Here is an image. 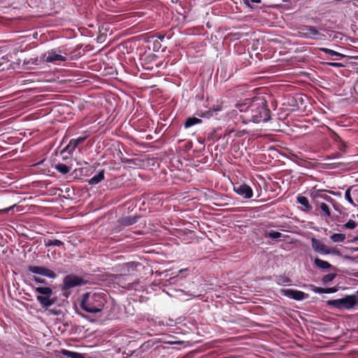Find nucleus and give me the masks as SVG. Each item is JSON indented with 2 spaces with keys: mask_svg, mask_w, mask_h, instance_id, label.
<instances>
[{
  "mask_svg": "<svg viewBox=\"0 0 358 358\" xmlns=\"http://www.w3.org/2000/svg\"><path fill=\"white\" fill-rule=\"evenodd\" d=\"M29 271L31 272L32 273L38 274L40 275L45 276L49 278L54 279L56 278L57 275L56 273L44 266H30L28 268Z\"/></svg>",
  "mask_w": 358,
  "mask_h": 358,
  "instance_id": "0eeeda50",
  "label": "nucleus"
},
{
  "mask_svg": "<svg viewBox=\"0 0 358 358\" xmlns=\"http://www.w3.org/2000/svg\"><path fill=\"white\" fill-rule=\"evenodd\" d=\"M201 122V120L195 117H188L184 123V126L185 128L191 127L195 124H200Z\"/></svg>",
  "mask_w": 358,
  "mask_h": 358,
  "instance_id": "f3484780",
  "label": "nucleus"
},
{
  "mask_svg": "<svg viewBox=\"0 0 358 358\" xmlns=\"http://www.w3.org/2000/svg\"><path fill=\"white\" fill-rule=\"evenodd\" d=\"M317 206L320 208L321 211L323 213L324 216L327 217H331V210L329 206L327 203L317 201Z\"/></svg>",
  "mask_w": 358,
  "mask_h": 358,
  "instance_id": "dca6fc26",
  "label": "nucleus"
},
{
  "mask_svg": "<svg viewBox=\"0 0 358 358\" xmlns=\"http://www.w3.org/2000/svg\"><path fill=\"white\" fill-rule=\"evenodd\" d=\"M291 282V279L285 275H279L277 278V283L280 285H289Z\"/></svg>",
  "mask_w": 358,
  "mask_h": 358,
  "instance_id": "393cba45",
  "label": "nucleus"
},
{
  "mask_svg": "<svg viewBox=\"0 0 358 358\" xmlns=\"http://www.w3.org/2000/svg\"><path fill=\"white\" fill-rule=\"evenodd\" d=\"M51 296H41L38 295L36 296L37 301L43 308H48L52 306L55 303V300L50 299Z\"/></svg>",
  "mask_w": 358,
  "mask_h": 358,
  "instance_id": "f8f14e48",
  "label": "nucleus"
},
{
  "mask_svg": "<svg viewBox=\"0 0 358 358\" xmlns=\"http://www.w3.org/2000/svg\"><path fill=\"white\" fill-rule=\"evenodd\" d=\"M352 275L355 277V278H358V271L352 273Z\"/></svg>",
  "mask_w": 358,
  "mask_h": 358,
  "instance_id": "4c0bfd02",
  "label": "nucleus"
},
{
  "mask_svg": "<svg viewBox=\"0 0 358 358\" xmlns=\"http://www.w3.org/2000/svg\"><path fill=\"white\" fill-rule=\"evenodd\" d=\"M345 199L353 206H356L357 204L354 202L351 195V188H348L345 192Z\"/></svg>",
  "mask_w": 358,
  "mask_h": 358,
  "instance_id": "cd10ccee",
  "label": "nucleus"
},
{
  "mask_svg": "<svg viewBox=\"0 0 358 358\" xmlns=\"http://www.w3.org/2000/svg\"><path fill=\"white\" fill-rule=\"evenodd\" d=\"M106 303L105 294L99 292H90L84 294L80 307L89 313L101 312Z\"/></svg>",
  "mask_w": 358,
  "mask_h": 358,
  "instance_id": "f03ea898",
  "label": "nucleus"
},
{
  "mask_svg": "<svg viewBox=\"0 0 358 358\" xmlns=\"http://www.w3.org/2000/svg\"><path fill=\"white\" fill-rule=\"evenodd\" d=\"M352 195H353L354 197L356 196L357 195H358V191L357 189L353 190L352 191Z\"/></svg>",
  "mask_w": 358,
  "mask_h": 358,
  "instance_id": "e433bc0d",
  "label": "nucleus"
},
{
  "mask_svg": "<svg viewBox=\"0 0 358 358\" xmlns=\"http://www.w3.org/2000/svg\"><path fill=\"white\" fill-rule=\"evenodd\" d=\"M336 275L335 273H329L323 276L322 280L324 283H327L329 282L334 280V278H336Z\"/></svg>",
  "mask_w": 358,
  "mask_h": 358,
  "instance_id": "c756f323",
  "label": "nucleus"
},
{
  "mask_svg": "<svg viewBox=\"0 0 358 358\" xmlns=\"http://www.w3.org/2000/svg\"><path fill=\"white\" fill-rule=\"evenodd\" d=\"M236 108L241 113H243L242 117L246 122H266L271 117V111L263 97L245 99L242 102L237 103Z\"/></svg>",
  "mask_w": 358,
  "mask_h": 358,
  "instance_id": "f257e3e1",
  "label": "nucleus"
},
{
  "mask_svg": "<svg viewBox=\"0 0 358 358\" xmlns=\"http://www.w3.org/2000/svg\"><path fill=\"white\" fill-rule=\"evenodd\" d=\"M296 200L297 202L303 207V211L308 213L312 210L313 208L311 205L309 203L308 199L306 196H298Z\"/></svg>",
  "mask_w": 358,
  "mask_h": 358,
  "instance_id": "4468645a",
  "label": "nucleus"
},
{
  "mask_svg": "<svg viewBox=\"0 0 358 358\" xmlns=\"http://www.w3.org/2000/svg\"><path fill=\"white\" fill-rule=\"evenodd\" d=\"M140 265L138 262H129L124 264L122 268L124 271L130 272L134 271Z\"/></svg>",
  "mask_w": 358,
  "mask_h": 358,
  "instance_id": "6ab92c4d",
  "label": "nucleus"
},
{
  "mask_svg": "<svg viewBox=\"0 0 358 358\" xmlns=\"http://www.w3.org/2000/svg\"><path fill=\"white\" fill-rule=\"evenodd\" d=\"M280 292L283 296H285L292 299H294L296 301H302L309 297L308 294H306L300 290L292 289H283L280 291Z\"/></svg>",
  "mask_w": 358,
  "mask_h": 358,
  "instance_id": "423d86ee",
  "label": "nucleus"
},
{
  "mask_svg": "<svg viewBox=\"0 0 358 358\" xmlns=\"http://www.w3.org/2000/svg\"><path fill=\"white\" fill-rule=\"evenodd\" d=\"M244 3L248 6H250V3H259L261 2V0H243Z\"/></svg>",
  "mask_w": 358,
  "mask_h": 358,
  "instance_id": "72a5a7b5",
  "label": "nucleus"
},
{
  "mask_svg": "<svg viewBox=\"0 0 358 358\" xmlns=\"http://www.w3.org/2000/svg\"><path fill=\"white\" fill-rule=\"evenodd\" d=\"M104 179V171H100L97 174L88 180V184L91 185H94L99 183Z\"/></svg>",
  "mask_w": 358,
  "mask_h": 358,
  "instance_id": "2eb2a0df",
  "label": "nucleus"
},
{
  "mask_svg": "<svg viewBox=\"0 0 358 358\" xmlns=\"http://www.w3.org/2000/svg\"><path fill=\"white\" fill-rule=\"evenodd\" d=\"M310 196L316 205H317V201H318V199H320V198L326 199L327 201L333 200L331 197H329L327 195H322V194H320L319 192H313V193H311Z\"/></svg>",
  "mask_w": 358,
  "mask_h": 358,
  "instance_id": "5701e85b",
  "label": "nucleus"
},
{
  "mask_svg": "<svg viewBox=\"0 0 358 358\" xmlns=\"http://www.w3.org/2000/svg\"><path fill=\"white\" fill-rule=\"evenodd\" d=\"M31 280L40 284H45L46 282L44 279L37 276H33Z\"/></svg>",
  "mask_w": 358,
  "mask_h": 358,
  "instance_id": "473e14b6",
  "label": "nucleus"
},
{
  "mask_svg": "<svg viewBox=\"0 0 358 358\" xmlns=\"http://www.w3.org/2000/svg\"><path fill=\"white\" fill-rule=\"evenodd\" d=\"M357 303V297L355 295H347L344 298L329 300L327 304L338 309H352Z\"/></svg>",
  "mask_w": 358,
  "mask_h": 358,
  "instance_id": "20e7f679",
  "label": "nucleus"
},
{
  "mask_svg": "<svg viewBox=\"0 0 358 358\" xmlns=\"http://www.w3.org/2000/svg\"><path fill=\"white\" fill-rule=\"evenodd\" d=\"M69 54L64 48H54L45 52L41 59L46 63L56 64L58 62H65L67 59Z\"/></svg>",
  "mask_w": 358,
  "mask_h": 358,
  "instance_id": "7ed1b4c3",
  "label": "nucleus"
},
{
  "mask_svg": "<svg viewBox=\"0 0 358 358\" xmlns=\"http://www.w3.org/2000/svg\"><path fill=\"white\" fill-rule=\"evenodd\" d=\"M338 291V289L336 287H329L325 288V294H331L334 293Z\"/></svg>",
  "mask_w": 358,
  "mask_h": 358,
  "instance_id": "f704fd0d",
  "label": "nucleus"
},
{
  "mask_svg": "<svg viewBox=\"0 0 358 358\" xmlns=\"http://www.w3.org/2000/svg\"><path fill=\"white\" fill-rule=\"evenodd\" d=\"M138 218L136 217H126L122 218L120 222L123 226H130L137 222Z\"/></svg>",
  "mask_w": 358,
  "mask_h": 358,
  "instance_id": "aec40b11",
  "label": "nucleus"
},
{
  "mask_svg": "<svg viewBox=\"0 0 358 358\" xmlns=\"http://www.w3.org/2000/svg\"><path fill=\"white\" fill-rule=\"evenodd\" d=\"M44 245L45 247H50V246H57V247H60V246H62L64 245V243L59 240H50V239H48V240H46L45 239L44 240Z\"/></svg>",
  "mask_w": 358,
  "mask_h": 358,
  "instance_id": "4be33fe9",
  "label": "nucleus"
},
{
  "mask_svg": "<svg viewBox=\"0 0 358 358\" xmlns=\"http://www.w3.org/2000/svg\"><path fill=\"white\" fill-rule=\"evenodd\" d=\"M322 52L329 55H331V56H338V57H345V55L341 54V53H339L336 51H334L333 50H331V49H328V48H322L320 49Z\"/></svg>",
  "mask_w": 358,
  "mask_h": 358,
  "instance_id": "bb28decb",
  "label": "nucleus"
},
{
  "mask_svg": "<svg viewBox=\"0 0 358 358\" xmlns=\"http://www.w3.org/2000/svg\"><path fill=\"white\" fill-rule=\"evenodd\" d=\"M88 137L87 135L78 137L76 139H71L69 144L66 145V147L64 148L65 151H67L69 153H72L76 148L78 147V145L82 143H83L87 138Z\"/></svg>",
  "mask_w": 358,
  "mask_h": 358,
  "instance_id": "1a4fd4ad",
  "label": "nucleus"
},
{
  "mask_svg": "<svg viewBox=\"0 0 358 358\" xmlns=\"http://www.w3.org/2000/svg\"><path fill=\"white\" fill-rule=\"evenodd\" d=\"M55 169L62 174H66L70 171V167L64 164H58L55 166Z\"/></svg>",
  "mask_w": 358,
  "mask_h": 358,
  "instance_id": "a878e982",
  "label": "nucleus"
},
{
  "mask_svg": "<svg viewBox=\"0 0 358 358\" xmlns=\"http://www.w3.org/2000/svg\"><path fill=\"white\" fill-rule=\"evenodd\" d=\"M35 291L41 296H51L52 294V289L48 287H38L35 289Z\"/></svg>",
  "mask_w": 358,
  "mask_h": 358,
  "instance_id": "a211bd4d",
  "label": "nucleus"
},
{
  "mask_svg": "<svg viewBox=\"0 0 358 358\" xmlns=\"http://www.w3.org/2000/svg\"><path fill=\"white\" fill-rule=\"evenodd\" d=\"M345 235L344 234H334L330 236V239L334 243H341L345 239Z\"/></svg>",
  "mask_w": 358,
  "mask_h": 358,
  "instance_id": "b1692460",
  "label": "nucleus"
},
{
  "mask_svg": "<svg viewBox=\"0 0 358 358\" xmlns=\"http://www.w3.org/2000/svg\"><path fill=\"white\" fill-rule=\"evenodd\" d=\"M327 64L332 67H341L343 66L341 63L338 62H329Z\"/></svg>",
  "mask_w": 358,
  "mask_h": 358,
  "instance_id": "c9c22d12",
  "label": "nucleus"
},
{
  "mask_svg": "<svg viewBox=\"0 0 358 358\" xmlns=\"http://www.w3.org/2000/svg\"><path fill=\"white\" fill-rule=\"evenodd\" d=\"M234 190L236 193L243 196L244 199H250L253 196V191L252 188L245 184H242L234 187Z\"/></svg>",
  "mask_w": 358,
  "mask_h": 358,
  "instance_id": "6e6552de",
  "label": "nucleus"
},
{
  "mask_svg": "<svg viewBox=\"0 0 358 358\" xmlns=\"http://www.w3.org/2000/svg\"><path fill=\"white\" fill-rule=\"evenodd\" d=\"M301 30L303 31L302 36L305 38H311L320 34L318 29L313 26L304 25L301 27Z\"/></svg>",
  "mask_w": 358,
  "mask_h": 358,
  "instance_id": "9b49d317",
  "label": "nucleus"
},
{
  "mask_svg": "<svg viewBox=\"0 0 358 358\" xmlns=\"http://www.w3.org/2000/svg\"><path fill=\"white\" fill-rule=\"evenodd\" d=\"M281 235H282L281 233H280L278 231H273V230L265 234L266 237H269L272 239H277V238L281 237Z\"/></svg>",
  "mask_w": 358,
  "mask_h": 358,
  "instance_id": "c85d7f7f",
  "label": "nucleus"
},
{
  "mask_svg": "<svg viewBox=\"0 0 358 358\" xmlns=\"http://www.w3.org/2000/svg\"><path fill=\"white\" fill-rule=\"evenodd\" d=\"M357 218H358V214H357Z\"/></svg>",
  "mask_w": 358,
  "mask_h": 358,
  "instance_id": "58836bf2",
  "label": "nucleus"
},
{
  "mask_svg": "<svg viewBox=\"0 0 358 358\" xmlns=\"http://www.w3.org/2000/svg\"><path fill=\"white\" fill-rule=\"evenodd\" d=\"M311 246L315 252L321 255H334L336 256H341V251L336 248H329L320 240L313 237L311 238Z\"/></svg>",
  "mask_w": 358,
  "mask_h": 358,
  "instance_id": "39448f33",
  "label": "nucleus"
},
{
  "mask_svg": "<svg viewBox=\"0 0 358 358\" xmlns=\"http://www.w3.org/2000/svg\"><path fill=\"white\" fill-rule=\"evenodd\" d=\"M311 287H312V290L315 293H317V294H324L325 293V288L316 287L315 285H311Z\"/></svg>",
  "mask_w": 358,
  "mask_h": 358,
  "instance_id": "7c9ffc66",
  "label": "nucleus"
},
{
  "mask_svg": "<svg viewBox=\"0 0 358 358\" xmlns=\"http://www.w3.org/2000/svg\"><path fill=\"white\" fill-rule=\"evenodd\" d=\"M82 284V280L75 275H67L64 279V285L66 288L73 287Z\"/></svg>",
  "mask_w": 358,
  "mask_h": 358,
  "instance_id": "9d476101",
  "label": "nucleus"
},
{
  "mask_svg": "<svg viewBox=\"0 0 358 358\" xmlns=\"http://www.w3.org/2000/svg\"><path fill=\"white\" fill-rule=\"evenodd\" d=\"M356 226H357V223L352 220H350L348 222H346L344 224V227L348 229H354L356 227Z\"/></svg>",
  "mask_w": 358,
  "mask_h": 358,
  "instance_id": "2f4dec72",
  "label": "nucleus"
},
{
  "mask_svg": "<svg viewBox=\"0 0 358 358\" xmlns=\"http://www.w3.org/2000/svg\"><path fill=\"white\" fill-rule=\"evenodd\" d=\"M61 353L63 355L68 356L70 358H85L83 354L76 352H71L67 350H62Z\"/></svg>",
  "mask_w": 358,
  "mask_h": 358,
  "instance_id": "412c9836",
  "label": "nucleus"
},
{
  "mask_svg": "<svg viewBox=\"0 0 358 358\" xmlns=\"http://www.w3.org/2000/svg\"><path fill=\"white\" fill-rule=\"evenodd\" d=\"M314 264L316 267L322 270H327L330 268H334V267L330 264L328 262L322 260L319 258L314 259Z\"/></svg>",
  "mask_w": 358,
  "mask_h": 358,
  "instance_id": "ddd939ff",
  "label": "nucleus"
}]
</instances>
